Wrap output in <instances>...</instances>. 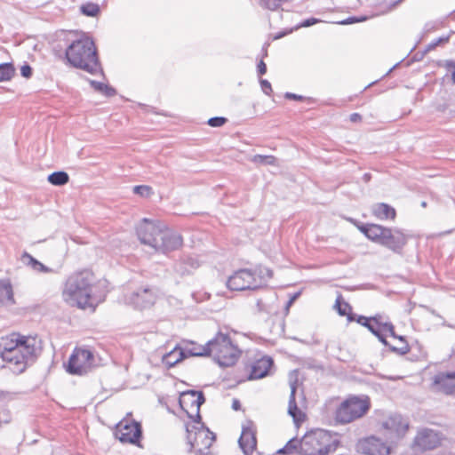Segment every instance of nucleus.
Instances as JSON below:
<instances>
[{"mask_svg": "<svg viewBox=\"0 0 455 455\" xmlns=\"http://www.w3.org/2000/svg\"><path fill=\"white\" fill-rule=\"evenodd\" d=\"M42 352V340L36 336H23L11 333L0 339V356L13 364L12 371L23 372Z\"/></svg>", "mask_w": 455, "mask_h": 455, "instance_id": "1", "label": "nucleus"}, {"mask_svg": "<svg viewBox=\"0 0 455 455\" xmlns=\"http://www.w3.org/2000/svg\"><path fill=\"white\" fill-rule=\"evenodd\" d=\"M65 35V42L68 44L65 50V58L73 68L82 69L91 75L100 73L103 75L97 48L94 42L88 36H82L71 40L70 34Z\"/></svg>", "mask_w": 455, "mask_h": 455, "instance_id": "2", "label": "nucleus"}, {"mask_svg": "<svg viewBox=\"0 0 455 455\" xmlns=\"http://www.w3.org/2000/svg\"><path fill=\"white\" fill-rule=\"evenodd\" d=\"M64 295L80 308L94 309L102 300L98 294V285L94 275L88 270L70 275L65 284Z\"/></svg>", "mask_w": 455, "mask_h": 455, "instance_id": "3", "label": "nucleus"}, {"mask_svg": "<svg viewBox=\"0 0 455 455\" xmlns=\"http://www.w3.org/2000/svg\"><path fill=\"white\" fill-rule=\"evenodd\" d=\"M340 442L336 433L315 429L307 433L300 440L299 454L330 455L339 447Z\"/></svg>", "mask_w": 455, "mask_h": 455, "instance_id": "4", "label": "nucleus"}, {"mask_svg": "<svg viewBox=\"0 0 455 455\" xmlns=\"http://www.w3.org/2000/svg\"><path fill=\"white\" fill-rule=\"evenodd\" d=\"M187 443L188 444V452H194L196 455H210L211 447L215 441L214 433L204 425V422L186 424Z\"/></svg>", "mask_w": 455, "mask_h": 455, "instance_id": "5", "label": "nucleus"}, {"mask_svg": "<svg viewBox=\"0 0 455 455\" xmlns=\"http://www.w3.org/2000/svg\"><path fill=\"white\" fill-rule=\"evenodd\" d=\"M370 408L371 402L368 396H349L336 409L335 422L339 425L350 423L364 416Z\"/></svg>", "mask_w": 455, "mask_h": 455, "instance_id": "6", "label": "nucleus"}, {"mask_svg": "<svg viewBox=\"0 0 455 455\" xmlns=\"http://www.w3.org/2000/svg\"><path fill=\"white\" fill-rule=\"evenodd\" d=\"M263 285L262 271L242 268L235 271L227 281L231 291L256 290Z\"/></svg>", "mask_w": 455, "mask_h": 455, "instance_id": "7", "label": "nucleus"}, {"mask_svg": "<svg viewBox=\"0 0 455 455\" xmlns=\"http://www.w3.org/2000/svg\"><path fill=\"white\" fill-rule=\"evenodd\" d=\"M377 238L374 243H379L395 253L401 254L407 244L410 235L399 228H386L379 225Z\"/></svg>", "mask_w": 455, "mask_h": 455, "instance_id": "8", "label": "nucleus"}, {"mask_svg": "<svg viewBox=\"0 0 455 455\" xmlns=\"http://www.w3.org/2000/svg\"><path fill=\"white\" fill-rule=\"evenodd\" d=\"M94 365V354L89 349H75L66 365V371L71 375H84Z\"/></svg>", "mask_w": 455, "mask_h": 455, "instance_id": "9", "label": "nucleus"}, {"mask_svg": "<svg viewBox=\"0 0 455 455\" xmlns=\"http://www.w3.org/2000/svg\"><path fill=\"white\" fill-rule=\"evenodd\" d=\"M164 228V224L161 221L144 218L138 224L136 233L142 243L153 247L156 243V239H159Z\"/></svg>", "mask_w": 455, "mask_h": 455, "instance_id": "10", "label": "nucleus"}, {"mask_svg": "<svg viewBox=\"0 0 455 455\" xmlns=\"http://www.w3.org/2000/svg\"><path fill=\"white\" fill-rule=\"evenodd\" d=\"M115 435L123 443L140 446V443L142 438L141 425L135 420L132 422L120 421L116 427Z\"/></svg>", "mask_w": 455, "mask_h": 455, "instance_id": "11", "label": "nucleus"}, {"mask_svg": "<svg viewBox=\"0 0 455 455\" xmlns=\"http://www.w3.org/2000/svg\"><path fill=\"white\" fill-rule=\"evenodd\" d=\"M182 236L172 230L164 228H163L159 239H156V244L152 248L156 251L168 253L170 251L180 249L182 246Z\"/></svg>", "mask_w": 455, "mask_h": 455, "instance_id": "12", "label": "nucleus"}, {"mask_svg": "<svg viewBox=\"0 0 455 455\" xmlns=\"http://www.w3.org/2000/svg\"><path fill=\"white\" fill-rule=\"evenodd\" d=\"M431 389L435 393L455 396V371L437 372L432 379Z\"/></svg>", "mask_w": 455, "mask_h": 455, "instance_id": "13", "label": "nucleus"}, {"mask_svg": "<svg viewBox=\"0 0 455 455\" xmlns=\"http://www.w3.org/2000/svg\"><path fill=\"white\" fill-rule=\"evenodd\" d=\"M239 447L244 455H251L257 446L256 428L252 420L247 419L242 426V433L238 439Z\"/></svg>", "mask_w": 455, "mask_h": 455, "instance_id": "14", "label": "nucleus"}, {"mask_svg": "<svg viewBox=\"0 0 455 455\" xmlns=\"http://www.w3.org/2000/svg\"><path fill=\"white\" fill-rule=\"evenodd\" d=\"M356 449L365 455H389L390 453L389 446L375 436L360 440L356 444Z\"/></svg>", "mask_w": 455, "mask_h": 455, "instance_id": "15", "label": "nucleus"}, {"mask_svg": "<svg viewBox=\"0 0 455 455\" xmlns=\"http://www.w3.org/2000/svg\"><path fill=\"white\" fill-rule=\"evenodd\" d=\"M221 341L226 342V344L222 346V350L219 351L215 361L221 367L232 366L236 363L241 351L233 344L230 338H222Z\"/></svg>", "mask_w": 455, "mask_h": 455, "instance_id": "16", "label": "nucleus"}, {"mask_svg": "<svg viewBox=\"0 0 455 455\" xmlns=\"http://www.w3.org/2000/svg\"><path fill=\"white\" fill-rule=\"evenodd\" d=\"M129 304L139 309L151 307L156 301L155 292L149 287H141L127 296Z\"/></svg>", "mask_w": 455, "mask_h": 455, "instance_id": "17", "label": "nucleus"}, {"mask_svg": "<svg viewBox=\"0 0 455 455\" xmlns=\"http://www.w3.org/2000/svg\"><path fill=\"white\" fill-rule=\"evenodd\" d=\"M441 438L437 432L425 428L418 432L413 445L420 450H433L440 444Z\"/></svg>", "mask_w": 455, "mask_h": 455, "instance_id": "18", "label": "nucleus"}, {"mask_svg": "<svg viewBox=\"0 0 455 455\" xmlns=\"http://www.w3.org/2000/svg\"><path fill=\"white\" fill-rule=\"evenodd\" d=\"M273 366L274 360L270 356H262L251 363L249 379H259L268 376Z\"/></svg>", "mask_w": 455, "mask_h": 455, "instance_id": "19", "label": "nucleus"}, {"mask_svg": "<svg viewBox=\"0 0 455 455\" xmlns=\"http://www.w3.org/2000/svg\"><path fill=\"white\" fill-rule=\"evenodd\" d=\"M291 394L289 397L288 403V413L292 417L293 421L296 425L304 421L305 414L301 411V410L298 407L296 403V391H297V382H291Z\"/></svg>", "mask_w": 455, "mask_h": 455, "instance_id": "20", "label": "nucleus"}, {"mask_svg": "<svg viewBox=\"0 0 455 455\" xmlns=\"http://www.w3.org/2000/svg\"><path fill=\"white\" fill-rule=\"evenodd\" d=\"M384 331L385 332L388 333L389 336L399 339L403 342L402 347H395V346H389V350L399 355H404L410 352V346L408 342L405 339L404 336L397 335L395 331V326L391 322H386L384 324Z\"/></svg>", "mask_w": 455, "mask_h": 455, "instance_id": "21", "label": "nucleus"}, {"mask_svg": "<svg viewBox=\"0 0 455 455\" xmlns=\"http://www.w3.org/2000/svg\"><path fill=\"white\" fill-rule=\"evenodd\" d=\"M199 267L197 259L191 256H182L175 264L174 270L180 275H186L192 273Z\"/></svg>", "mask_w": 455, "mask_h": 455, "instance_id": "22", "label": "nucleus"}, {"mask_svg": "<svg viewBox=\"0 0 455 455\" xmlns=\"http://www.w3.org/2000/svg\"><path fill=\"white\" fill-rule=\"evenodd\" d=\"M15 303L11 280L9 278L0 279V304L14 305Z\"/></svg>", "mask_w": 455, "mask_h": 455, "instance_id": "23", "label": "nucleus"}, {"mask_svg": "<svg viewBox=\"0 0 455 455\" xmlns=\"http://www.w3.org/2000/svg\"><path fill=\"white\" fill-rule=\"evenodd\" d=\"M186 358L182 347L176 346L172 351L163 356L162 362L167 367L175 366L178 363Z\"/></svg>", "mask_w": 455, "mask_h": 455, "instance_id": "24", "label": "nucleus"}, {"mask_svg": "<svg viewBox=\"0 0 455 455\" xmlns=\"http://www.w3.org/2000/svg\"><path fill=\"white\" fill-rule=\"evenodd\" d=\"M372 213L379 220H394L396 215L395 208L385 203L375 204L372 208Z\"/></svg>", "mask_w": 455, "mask_h": 455, "instance_id": "25", "label": "nucleus"}, {"mask_svg": "<svg viewBox=\"0 0 455 455\" xmlns=\"http://www.w3.org/2000/svg\"><path fill=\"white\" fill-rule=\"evenodd\" d=\"M179 404L182 411H184L188 417L194 421L195 415L190 412V410L196 409V398L187 394V390L180 393L179 398Z\"/></svg>", "mask_w": 455, "mask_h": 455, "instance_id": "26", "label": "nucleus"}, {"mask_svg": "<svg viewBox=\"0 0 455 455\" xmlns=\"http://www.w3.org/2000/svg\"><path fill=\"white\" fill-rule=\"evenodd\" d=\"M21 260L24 264L30 266L36 272L50 273L52 269L44 265L42 262L35 259L28 252L24 251L21 255Z\"/></svg>", "mask_w": 455, "mask_h": 455, "instance_id": "27", "label": "nucleus"}, {"mask_svg": "<svg viewBox=\"0 0 455 455\" xmlns=\"http://www.w3.org/2000/svg\"><path fill=\"white\" fill-rule=\"evenodd\" d=\"M335 307L339 315L347 316L348 322H354L355 320L356 315L352 313L351 306L347 302L342 300V297L340 295L336 299Z\"/></svg>", "mask_w": 455, "mask_h": 455, "instance_id": "28", "label": "nucleus"}, {"mask_svg": "<svg viewBox=\"0 0 455 455\" xmlns=\"http://www.w3.org/2000/svg\"><path fill=\"white\" fill-rule=\"evenodd\" d=\"M222 338H230L228 334H224L222 332H218L214 338L210 339L206 343V347H209V355L213 354L214 359L217 357L219 351L222 350L223 345Z\"/></svg>", "mask_w": 455, "mask_h": 455, "instance_id": "29", "label": "nucleus"}, {"mask_svg": "<svg viewBox=\"0 0 455 455\" xmlns=\"http://www.w3.org/2000/svg\"><path fill=\"white\" fill-rule=\"evenodd\" d=\"M383 427L387 429L395 430L398 435L403 434L408 429V424H403L399 416L390 417L383 423Z\"/></svg>", "mask_w": 455, "mask_h": 455, "instance_id": "30", "label": "nucleus"}, {"mask_svg": "<svg viewBox=\"0 0 455 455\" xmlns=\"http://www.w3.org/2000/svg\"><path fill=\"white\" fill-rule=\"evenodd\" d=\"M355 227L363 233L369 240L374 242L375 238H377V233L379 229V225L372 224V223H361L357 222Z\"/></svg>", "mask_w": 455, "mask_h": 455, "instance_id": "31", "label": "nucleus"}, {"mask_svg": "<svg viewBox=\"0 0 455 455\" xmlns=\"http://www.w3.org/2000/svg\"><path fill=\"white\" fill-rule=\"evenodd\" d=\"M187 394L196 398V409L195 413L194 423H201L202 417L200 414V407L205 403V396L203 391H197L194 389L187 390Z\"/></svg>", "mask_w": 455, "mask_h": 455, "instance_id": "32", "label": "nucleus"}, {"mask_svg": "<svg viewBox=\"0 0 455 455\" xmlns=\"http://www.w3.org/2000/svg\"><path fill=\"white\" fill-rule=\"evenodd\" d=\"M191 347H182V350L186 355V358L189 356H207L209 355V347L204 346H197L195 343H191Z\"/></svg>", "mask_w": 455, "mask_h": 455, "instance_id": "33", "label": "nucleus"}, {"mask_svg": "<svg viewBox=\"0 0 455 455\" xmlns=\"http://www.w3.org/2000/svg\"><path fill=\"white\" fill-rule=\"evenodd\" d=\"M90 85L97 92H101L107 97H113L116 95V90L106 84L89 79Z\"/></svg>", "mask_w": 455, "mask_h": 455, "instance_id": "34", "label": "nucleus"}, {"mask_svg": "<svg viewBox=\"0 0 455 455\" xmlns=\"http://www.w3.org/2000/svg\"><path fill=\"white\" fill-rule=\"evenodd\" d=\"M15 75V68L10 62L0 64V82L10 81Z\"/></svg>", "mask_w": 455, "mask_h": 455, "instance_id": "35", "label": "nucleus"}, {"mask_svg": "<svg viewBox=\"0 0 455 455\" xmlns=\"http://www.w3.org/2000/svg\"><path fill=\"white\" fill-rule=\"evenodd\" d=\"M251 161L259 166L272 165L276 166L277 159L271 155H255L251 158Z\"/></svg>", "mask_w": 455, "mask_h": 455, "instance_id": "36", "label": "nucleus"}, {"mask_svg": "<svg viewBox=\"0 0 455 455\" xmlns=\"http://www.w3.org/2000/svg\"><path fill=\"white\" fill-rule=\"evenodd\" d=\"M300 440L297 438L290 439L286 444L277 451L278 454H291L293 452L299 453Z\"/></svg>", "mask_w": 455, "mask_h": 455, "instance_id": "37", "label": "nucleus"}, {"mask_svg": "<svg viewBox=\"0 0 455 455\" xmlns=\"http://www.w3.org/2000/svg\"><path fill=\"white\" fill-rule=\"evenodd\" d=\"M47 180L54 186H63L69 180L68 172H51L47 177Z\"/></svg>", "mask_w": 455, "mask_h": 455, "instance_id": "38", "label": "nucleus"}, {"mask_svg": "<svg viewBox=\"0 0 455 455\" xmlns=\"http://www.w3.org/2000/svg\"><path fill=\"white\" fill-rule=\"evenodd\" d=\"M81 12L88 17H95L100 12V7L93 3H86L81 6Z\"/></svg>", "mask_w": 455, "mask_h": 455, "instance_id": "39", "label": "nucleus"}, {"mask_svg": "<svg viewBox=\"0 0 455 455\" xmlns=\"http://www.w3.org/2000/svg\"><path fill=\"white\" fill-rule=\"evenodd\" d=\"M355 321L356 323H358L359 324H361L362 326L366 327L371 333H375L376 329H378V327H376L372 323V322L371 320V317H366V316H363V315H356V317H355Z\"/></svg>", "mask_w": 455, "mask_h": 455, "instance_id": "40", "label": "nucleus"}, {"mask_svg": "<svg viewBox=\"0 0 455 455\" xmlns=\"http://www.w3.org/2000/svg\"><path fill=\"white\" fill-rule=\"evenodd\" d=\"M134 194L140 196L141 197L148 198L153 193L152 188L148 185H138L132 188Z\"/></svg>", "mask_w": 455, "mask_h": 455, "instance_id": "41", "label": "nucleus"}, {"mask_svg": "<svg viewBox=\"0 0 455 455\" xmlns=\"http://www.w3.org/2000/svg\"><path fill=\"white\" fill-rule=\"evenodd\" d=\"M287 0H259V4L268 10L275 11Z\"/></svg>", "mask_w": 455, "mask_h": 455, "instance_id": "42", "label": "nucleus"}, {"mask_svg": "<svg viewBox=\"0 0 455 455\" xmlns=\"http://www.w3.org/2000/svg\"><path fill=\"white\" fill-rule=\"evenodd\" d=\"M454 32L453 31H451V33L447 36H441L437 39H435L433 40L427 46V51H430V50H433L435 49L437 45L441 44H446L450 41V38H451V34H453Z\"/></svg>", "mask_w": 455, "mask_h": 455, "instance_id": "43", "label": "nucleus"}, {"mask_svg": "<svg viewBox=\"0 0 455 455\" xmlns=\"http://www.w3.org/2000/svg\"><path fill=\"white\" fill-rule=\"evenodd\" d=\"M284 98L287 99V100H299V101H307L308 103H315V100L314 98H311V97H305V96H302V95H299V94H296V93H293V92H286L284 94Z\"/></svg>", "mask_w": 455, "mask_h": 455, "instance_id": "44", "label": "nucleus"}, {"mask_svg": "<svg viewBox=\"0 0 455 455\" xmlns=\"http://www.w3.org/2000/svg\"><path fill=\"white\" fill-rule=\"evenodd\" d=\"M228 122V119L223 116H214L208 119L207 124L212 127H220Z\"/></svg>", "mask_w": 455, "mask_h": 455, "instance_id": "45", "label": "nucleus"}, {"mask_svg": "<svg viewBox=\"0 0 455 455\" xmlns=\"http://www.w3.org/2000/svg\"><path fill=\"white\" fill-rule=\"evenodd\" d=\"M386 333L385 331H382V330H379V328L378 327V329H376L375 331V333H372L375 337L378 338V339L386 347H387L389 348V346H391L388 341L387 340V338H386V335L384 334Z\"/></svg>", "mask_w": 455, "mask_h": 455, "instance_id": "46", "label": "nucleus"}, {"mask_svg": "<svg viewBox=\"0 0 455 455\" xmlns=\"http://www.w3.org/2000/svg\"><path fill=\"white\" fill-rule=\"evenodd\" d=\"M259 84H260L262 92L266 95L270 96L273 92L271 84L266 79H260Z\"/></svg>", "mask_w": 455, "mask_h": 455, "instance_id": "47", "label": "nucleus"}, {"mask_svg": "<svg viewBox=\"0 0 455 455\" xmlns=\"http://www.w3.org/2000/svg\"><path fill=\"white\" fill-rule=\"evenodd\" d=\"M371 320L376 327H379V330L384 331V324L386 322L382 321V316L380 315H375L374 316H371Z\"/></svg>", "mask_w": 455, "mask_h": 455, "instance_id": "48", "label": "nucleus"}, {"mask_svg": "<svg viewBox=\"0 0 455 455\" xmlns=\"http://www.w3.org/2000/svg\"><path fill=\"white\" fill-rule=\"evenodd\" d=\"M20 75L25 78H30L33 75V69L28 64H25L20 68Z\"/></svg>", "mask_w": 455, "mask_h": 455, "instance_id": "49", "label": "nucleus"}, {"mask_svg": "<svg viewBox=\"0 0 455 455\" xmlns=\"http://www.w3.org/2000/svg\"><path fill=\"white\" fill-rule=\"evenodd\" d=\"M319 22V20L318 19H315V18H309V19H307L305 20H303L300 24H299L296 28H307V27H310L312 25H315L316 23Z\"/></svg>", "mask_w": 455, "mask_h": 455, "instance_id": "50", "label": "nucleus"}, {"mask_svg": "<svg viewBox=\"0 0 455 455\" xmlns=\"http://www.w3.org/2000/svg\"><path fill=\"white\" fill-rule=\"evenodd\" d=\"M444 67L451 73L452 82L455 84V61L446 60Z\"/></svg>", "mask_w": 455, "mask_h": 455, "instance_id": "51", "label": "nucleus"}, {"mask_svg": "<svg viewBox=\"0 0 455 455\" xmlns=\"http://www.w3.org/2000/svg\"><path fill=\"white\" fill-rule=\"evenodd\" d=\"M366 20L365 17L357 18V17L352 16V17H348V18L343 20L339 23L342 24V25H347V24H352V23H355V22L363 21V20Z\"/></svg>", "mask_w": 455, "mask_h": 455, "instance_id": "52", "label": "nucleus"}, {"mask_svg": "<svg viewBox=\"0 0 455 455\" xmlns=\"http://www.w3.org/2000/svg\"><path fill=\"white\" fill-rule=\"evenodd\" d=\"M258 74L263 76L267 72V65L263 60H260L257 65Z\"/></svg>", "mask_w": 455, "mask_h": 455, "instance_id": "53", "label": "nucleus"}, {"mask_svg": "<svg viewBox=\"0 0 455 455\" xmlns=\"http://www.w3.org/2000/svg\"><path fill=\"white\" fill-rule=\"evenodd\" d=\"M299 292H296L294 293L291 298L290 299L287 301L286 303V306H285V308L286 310H289V307L293 304V302L299 298Z\"/></svg>", "mask_w": 455, "mask_h": 455, "instance_id": "54", "label": "nucleus"}, {"mask_svg": "<svg viewBox=\"0 0 455 455\" xmlns=\"http://www.w3.org/2000/svg\"><path fill=\"white\" fill-rule=\"evenodd\" d=\"M350 121L353 123H356L362 120V116L358 113H353L349 117Z\"/></svg>", "mask_w": 455, "mask_h": 455, "instance_id": "55", "label": "nucleus"}, {"mask_svg": "<svg viewBox=\"0 0 455 455\" xmlns=\"http://www.w3.org/2000/svg\"><path fill=\"white\" fill-rule=\"evenodd\" d=\"M262 271V277L264 275H266L268 278H271L273 276V271L269 268H264V269H259L258 271Z\"/></svg>", "mask_w": 455, "mask_h": 455, "instance_id": "56", "label": "nucleus"}, {"mask_svg": "<svg viewBox=\"0 0 455 455\" xmlns=\"http://www.w3.org/2000/svg\"><path fill=\"white\" fill-rule=\"evenodd\" d=\"M232 408L235 411H238L241 408V403H240L239 400H237V399L233 400Z\"/></svg>", "mask_w": 455, "mask_h": 455, "instance_id": "57", "label": "nucleus"}, {"mask_svg": "<svg viewBox=\"0 0 455 455\" xmlns=\"http://www.w3.org/2000/svg\"><path fill=\"white\" fill-rule=\"evenodd\" d=\"M292 29H291L290 31H283V32H279L277 33L275 36H274V39H280L282 38L283 36L288 35L290 32H291Z\"/></svg>", "mask_w": 455, "mask_h": 455, "instance_id": "58", "label": "nucleus"}, {"mask_svg": "<svg viewBox=\"0 0 455 455\" xmlns=\"http://www.w3.org/2000/svg\"><path fill=\"white\" fill-rule=\"evenodd\" d=\"M435 25H434L433 23H431V22H428V23H427V24L425 25V29H426V31H427V32H428V31H431V30H433V29H435Z\"/></svg>", "mask_w": 455, "mask_h": 455, "instance_id": "59", "label": "nucleus"}, {"mask_svg": "<svg viewBox=\"0 0 455 455\" xmlns=\"http://www.w3.org/2000/svg\"><path fill=\"white\" fill-rule=\"evenodd\" d=\"M370 180H371V173L365 172L364 175H363V180L365 182H368V181H370Z\"/></svg>", "mask_w": 455, "mask_h": 455, "instance_id": "60", "label": "nucleus"}, {"mask_svg": "<svg viewBox=\"0 0 455 455\" xmlns=\"http://www.w3.org/2000/svg\"><path fill=\"white\" fill-rule=\"evenodd\" d=\"M347 220L351 223H353L355 226L357 225L358 220L353 219V218H347Z\"/></svg>", "mask_w": 455, "mask_h": 455, "instance_id": "61", "label": "nucleus"}, {"mask_svg": "<svg viewBox=\"0 0 455 455\" xmlns=\"http://www.w3.org/2000/svg\"><path fill=\"white\" fill-rule=\"evenodd\" d=\"M420 205H421L423 208H426V207H427V202H426V201L421 202Z\"/></svg>", "mask_w": 455, "mask_h": 455, "instance_id": "62", "label": "nucleus"}, {"mask_svg": "<svg viewBox=\"0 0 455 455\" xmlns=\"http://www.w3.org/2000/svg\"><path fill=\"white\" fill-rule=\"evenodd\" d=\"M257 306L259 307V310H261V307H261V300L259 299L257 301Z\"/></svg>", "mask_w": 455, "mask_h": 455, "instance_id": "63", "label": "nucleus"}]
</instances>
